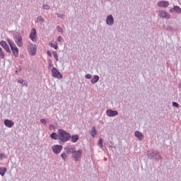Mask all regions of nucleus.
<instances>
[{"label":"nucleus","mask_w":181,"mask_h":181,"mask_svg":"<svg viewBox=\"0 0 181 181\" xmlns=\"http://www.w3.org/2000/svg\"><path fill=\"white\" fill-rule=\"evenodd\" d=\"M58 136L61 142H67V141H69L70 138H71L69 133H67V132L63 129L58 130Z\"/></svg>","instance_id":"obj_1"},{"label":"nucleus","mask_w":181,"mask_h":181,"mask_svg":"<svg viewBox=\"0 0 181 181\" xmlns=\"http://www.w3.org/2000/svg\"><path fill=\"white\" fill-rule=\"evenodd\" d=\"M7 42L11 49V52L14 56V57H18L19 56V49L16 47V45L13 43L11 40H7Z\"/></svg>","instance_id":"obj_2"},{"label":"nucleus","mask_w":181,"mask_h":181,"mask_svg":"<svg viewBox=\"0 0 181 181\" xmlns=\"http://www.w3.org/2000/svg\"><path fill=\"white\" fill-rule=\"evenodd\" d=\"M28 51L30 56H35L36 54V52H37V48L36 47V45H33L32 43H29L28 45Z\"/></svg>","instance_id":"obj_3"},{"label":"nucleus","mask_w":181,"mask_h":181,"mask_svg":"<svg viewBox=\"0 0 181 181\" xmlns=\"http://www.w3.org/2000/svg\"><path fill=\"white\" fill-rule=\"evenodd\" d=\"M52 77H55L56 78H63V75H62V74H60L59 70H57L54 67H53L52 69Z\"/></svg>","instance_id":"obj_4"},{"label":"nucleus","mask_w":181,"mask_h":181,"mask_svg":"<svg viewBox=\"0 0 181 181\" xmlns=\"http://www.w3.org/2000/svg\"><path fill=\"white\" fill-rule=\"evenodd\" d=\"M52 149L54 152V153H60L62 152V150L63 149V146L62 145H54L52 146Z\"/></svg>","instance_id":"obj_5"},{"label":"nucleus","mask_w":181,"mask_h":181,"mask_svg":"<svg viewBox=\"0 0 181 181\" xmlns=\"http://www.w3.org/2000/svg\"><path fill=\"white\" fill-rule=\"evenodd\" d=\"M69 152H71L72 153H74V157L76 159H78L81 156V150H78L76 151L74 148H70Z\"/></svg>","instance_id":"obj_6"},{"label":"nucleus","mask_w":181,"mask_h":181,"mask_svg":"<svg viewBox=\"0 0 181 181\" xmlns=\"http://www.w3.org/2000/svg\"><path fill=\"white\" fill-rule=\"evenodd\" d=\"M30 39L33 41V42H36V29L33 28L31 30V32L30 33Z\"/></svg>","instance_id":"obj_7"},{"label":"nucleus","mask_w":181,"mask_h":181,"mask_svg":"<svg viewBox=\"0 0 181 181\" xmlns=\"http://www.w3.org/2000/svg\"><path fill=\"white\" fill-rule=\"evenodd\" d=\"M16 43L18 47H22V46H23V42L22 40V36H21V35H18V36L17 37L16 40Z\"/></svg>","instance_id":"obj_8"},{"label":"nucleus","mask_w":181,"mask_h":181,"mask_svg":"<svg viewBox=\"0 0 181 181\" xmlns=\"http://www.w3.org/2000/svg\"><path fill=\"white\" fill-rule=\"evenodd\" d=\"M106 114H107V117H115V116L118 115V112H117L115 110H107L106 111Z\"/></svg>","instance_id":"obj_9"},{"label":"nucleus","mask_w":181,"mask_h":181,"mask_svg":"<svg viewBox=\"0 0 181 181\" xmlns=\"http://www.w3.org/2000/svg\"><path fill=\"white\" fill-rule=\"evenodd\" d=\"M159 8H168L169 6V2L166 1H161L158 3Z\"/></svg>","instance_id":"obj_10"},{"label":"nucleus","mask_w":181,"mask_h":181,"mask_svg":"<svg viewBox=\"0 0 181 181\" xmlns=\"http://www.w3.org/2000/svg\"><path fill=\"white\" fill-rule=\"evenodd\" d=\"M0 46H2L4 49H5L6 52H8V53L11 52V49H9V46H8V44L6 43V42L1 41Z\"/></svg>","instance_id":"obj_11"},{"label":"nucleus","mask_w":181,"mask_h":181,"mask_svg":"<svg viewBox=\"0 0 181 181\" xmlns=\"http://www.w3.org/2000/svg\"><path fill=\"white\" fill-rule=\"evenodd\" d=\"M160 18H165V19H169L170 18V14H169V13L165 11H160Z\"/></svg>","instance_id":"obj_12"},{"label":"nucleus","mask_w":181,"mask_h":181,"mask_svg":"<svg viewBox=\"0 0 181 181\" xmlns=\"http://www.w3.org/2000/svg\"><path fill=\"white\" fill-rule=\"evenodd\" d=\"M4 124L8 128H12V127H13V125H15V123H13V122L12 120H9V119H6L4 120Z\"/></svg>","instance_id":"obj_13"},{"label":"nucleus","mask_w":181,"mask_h":181,"mask_svg":"<svg viewBox=\"0 0 181 181\" xmlns=\"http://www.w3.org/2000/svg\"><path fill=\"white\" fill-rule=\"evenodd\" d=\"M106 23L107 25H113V23H114V17H112V15L108 16L107 17Z\"/></svg>","instance_id":"obj_14"},{"label":"nucleus","mask_w":181,"mask_h":181,"mask_svg":"<svg viewBox=\"0 0 181 181\" xmlns=\"http://www.w3.org/2000/svg\"><path fill=\"white\" fill-rule=\"evenodd\" d=\"M135 136L136 138H138L139 141H142V139H144V134H142L139 131L135 132Z\"/></svg>","instance_id":"obj_15"},{"label":"nucleus","mask_w":181,"mask_h":181,"mask_svg":"<svg viewBox=\"0 0 181 181\" xmlns=\"http://www.w3.org/2000/svg\"><path fill=\"white\" fill-rule=\"evenodd\" d=\"M90 134L91 136H93V138L95 137V135H97V129H95V127H93L92 128L91 131L90 132Z\"/></svg>","instance_id":"obj_16"},{"label":"nucleus","mask_w":181,"mask_h":181,"mask_svg":"<svg viewBox=\"0 0 181 181\" xmlns=\"http://www.w3.org/2000/svg\"><path fill=\"white\" fill-rule=\"evenodd\" d=\"M71 142L75 144V142H77L78 141V135L75 134L70 137Z\"/></svg>","instance_id":"obj_17"},{"label":"nucleus","mask_w":181,"mask_h":181,"mask_svg":"<svg viewBox=\"0 0 181 181\" xmlns=\"http://www.w3.org/2000/svg\"><path fill=\"white\" fill-rule=\"evenodd\" d=\"M100 80V77L97 75H95L91 80L92 84H95Z\"/></svg>","instance_id":"obj_18"},{"label":"nucleus","mask_w":181,"mask_h":181,"mask_svg":"<svg viewBox=\"0 0 181 181\" xmlns=\"http://www.w3.org/2000/svg\"><path fill=\"white\" fill-rule=\"evenodd\" d=\"M8 170L6 168H0V175L1 176H5V173H6V171Z\"/></svg>","instance_id":"obj_19"},{"label":"nucleus","mask_w":181,"mask_h":181,"mask_svg":"<svg viewBox=\"0 0 181 181\" xmlns=\"http://www.w3.org/2000/svg\"><path fill=\"white\" fill-rule=\"evenodd\" d=\"M173 11H175V12H177L178 13H181V8L177 6H175L173 7Z\"/></svg>","instance_id":"obj_20"},{"label":"nucleus","mask_w":181,"mask_h":181,"mask_svg":"<svg viewBox=\"0 0 181 181\" xmlns=\"http://www.w3.org/2000/svg\"><path fill=\"white\" fill-rule=\"evenodd\" d=\"M52 54L54 55V57L57 62H59V55H57V52L54 51L52 52Z\"/></svg>","instance_id":"obj_21"},{"label":"nucleus","mask_w":181,"mask_h":181,"mask_svg":"<svg viewBox=\"0 0 181 181\" xmlns=\"http://www.w3.org/2000/svg\"><path fill=\"white\" fill-rule=\"evenodd\" d=\"M37 22H39L40 23H43L45 22V18H43V17H42V16H39L37 18Z\"/></svg>","instance_id":"obj_22"},{"label":"nucleus","mask_w":181,"mask_h":181,"mask_svg":"<svg viewBox=\"0 0 181 181\" xmlns=\"http://www.w3.org/2000/svg\"><path fill=\"white\" fill-rule=\"evenodd\" d=\"M0 59H5V54L2 51V48L0 47Z\"/></svg>","instance_id":"obj_23"},{"label":"nucleus","mask_w":181,"mask_h":181,"mask_svg":"<svg viewBox=\"0 0 181 181\" xmlns=\"http://www.w3.org/2000/svg\"><path fill=\"white\" fill-rule=\"evenodd\" d=\"M50 136H51L52 139L56 140V139H57V136H59L57 135V133L54 132V133L51 134Z\"/></svg>","instance_id":"obj_24"},{"label":"nucleus","mask_w":181,"mask_h":181,"mask_svg":"<svg viewBox=\"0 0 181 181\" xmlns=\"http://www.w3.org/2000/svg\"><path fill=\"white\" fill-rule=\"evenodd\" d=\"M98 146H99L100 148H103V139H99Z\"/></svg>","instance_id":"obj_25"},{"label":"nucleus","mask_w":181,"mask_h":181,"mask_svg":"<svg viewBox=\"0 0 181 181\" xmlns=\"http://www.w3.org/2000/svg\"><path fill=\"white\" fill-rule=\"evenodd\" d=\"M18 83L22 84L23 86H25V81L23 79H18Z\"/></svg>","instance_id":"obj_26"},{"label":"nucleus","mask_w":181,"mask_h":181,"mask_svg":"<svg viewBox=\"0 0 181 181\" xmlns=\"http://www.w3.org/2000/svg\"><path fill=\"white\" fill-rule=\"evenodd\" d=\"M52 47H53L54 49H55V50H57V49H59V45H57V42H55V43L53 45Z\"/></svg>","instance_id":"obj_27"},{"label":"nucleus","mask_w":181,"mask_h":181,"mask_svg":"<svg viewBox=\"0 0 181 181\" xmlns=\"http://www.w3.org/2000/svg\"><path fill=\"white\" fill-rule=\"evenodd\" d=\"M173 106L176 107V108H179V103H177L176 102H173Z\"/></svg>","instance_id":"obj_28"},{"label":"nucleus","mask_w":181,"mask_h":181,"mask_svg":"<svg viewBox=\"0 0 181 181\" xmlns=\"http://www.w3.org/2000/svg\"><path fill=\"white\" fill-rule=\"evenodd\" d=\"M62 159H66V158H67V154L66 153H63L62 155H61Z\"/></svg>","instance_id":"obj_29"},{"label":"nucleus","mask_w":181,"mask_h":181,"mask_svg":"<svg viewBox=\"0 0 181 181\" xmlns=\"http://www.w3.org/2000/svg\"><path fill=\"white\" fill-rule=\"evenodd\" d=\"M57 41L59 42H63V38L62 37V36L58 37Z\"/></svg>","instance_id":"obj_30"},{"label":"nucleus","mask_w":181,"mask_h":181,"mask_svg":"<svg viewBox=\"0 0 181 181\" xmlns=\"http://www.w3.org/2000/svg\"><path fill=\"white\" fill-rule=\"evenodd\" d=\"M42 8H43V9L47 10V9H49L50 6H49V5H44Z\"/></svg>","instance_id":"obj_31"},{"label":"nucleus","mask_w":181,"mask_h":181,"mask_svg":"<svg viewBox=\"0 0 181 181\" xmlns=\"http://www.w3.org/2000/svg\"><path fill=\"white\" fill-rule=\"evenodd\" d=\"M57 30L58 32H63V29L60 26H57Z\"/></svg>","instance_id":"obj_32"},{"label":"nucleus","mask_w":181,"mask_h":181,"mask_svg":"<svg viewBox=\"0 0 181 181\" xmlns=\"http://www.w3.org/2000/svg\"><path fill=\"white\" fill-rule=\"evenodd\" d=\"M86 78H88V80H90V78H91V74H86Z\"/></svg>","instance_id":"obj_33"},{"label":"nucleus","mask_w":181,"mask_h":181,"mask_svg":"<svg viewBox=\"0 0 181 181\" xmlns=\"http://www.w3.org/2000/svg\"><path fill=\"white\" fill-rule=\"evenodd\" d=\"M40 122H42V124H46V119H40Z\"/></svg>","instance_id":"obj_34"},{"label":"nucleus","mask_w":181,"mask_h":181,"mask_svg":"<svg viewBox=\"0 0 181 181\" xmlns=\"http://www.w3.org/2000/svg\"><path fill=\"white\" fill-rule=\"evenodd\" d=\"M3 158H6V156L4 154L0 153V159H2Z\"/></svg>","instance_id":"obj_35"},{"label":"nucleus","mask_w":181,"mask_h":181,"mask_svg":"<svg viewBox=\"0 0 181 181\" xmlns=\"http://www.w3.org/2000/svg\"><path fill=\"white\" fill-rule=\"evenodd\" d=\"M47 54L49 57H52V53H50L49 51H47Z\"/></svg>","instance_id":"obj_36"},{"label":"nucleus","mask_w":181,"mask_h":181,"mask_svg":"<svg viewBox=\"0 0 181 181\" xmlns=\"http://www.w3.org/2000/svg\"><path fill=\"white\" fill-rule=\"evenodd\" d=\"M53 45H54L53 42H49V46H50V47H53Z\"/></svg>","instance_id":"obj_37"},{"label":"nucleus","mask_w":181,"mask_h":181,"mask_svg":"<svg viewBox=\"0 0 181 181\" xmlns=\"http://www.w3.org/2000/svg\"><path fill=\"white\" fill-rule=\"evenodd\" d=\"M53 125H49V129H52V127H53Z\"/></svg>","instance_id":"obj_38"},{"label":"nucleus","mask_w":181,"mask_h":181,"mask_svg":"<svg viewBox=\"0 0 181 181\" xmlns=\"http://www.w3.org/2000/svg\"><path fill=\"white\" fill-rule=\"evenodd\" d=\"M25 86L28 87V83L25 84Z\"/></svg>","instance_id":"obj_39"}]
</instances>
